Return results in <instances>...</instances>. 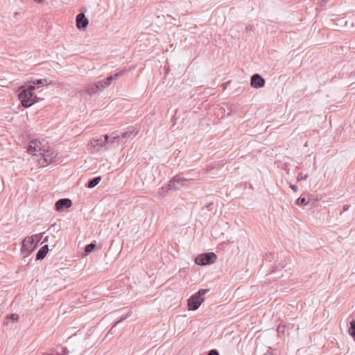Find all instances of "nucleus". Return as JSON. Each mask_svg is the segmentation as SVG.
I'll return each instance as SVG.
<instances>
[{"instance_id":"22","label":"nucleus","mask_w":355,"mask_h":355,"mask_svg":"<svg viewBox=\"0 0 355 355\" xmlns=\"http://www.w3.org/2000/svg\"><path fill=\"white\" fill-rule=\"evenodd\" d=\"M114 80V76H110L106 78L105 80H104L105 85H110L111 84V82Z\"/></svg>"},{"instance_id":"9","label":"nucleus","mask_w":355,"mask_h":355,"mask_svg":"<svg viewBox=\"0 0 355 355\" xmlns=\"http://www.w3.org/2000/svg\"><path fill=\"white\" fill-rule=\"evenodd\" d=\"M55 209L57 211H62L64 209L69 208L72 206V202L69 198H61L55 202Z\"/></svg>"},{"instance_id":"15","label":"nucleus","mask_w":355,"mask_h":355,"mask_svg":"<svg viewBox=\"0 0 355 355\" xmlns=\"http://www.w3.org/2000/svg\"><path fill=\"white\" fill-rule=\"evenodd\" d=\"M98 91V85H96L95 83L94 84H89V85H87L86 87H85V92L89 94V95H92L94 94H96L97 92Z\"/></svg>"},{"instance_id":"28","label":"nucleus","mask_w":355,"mask_h":355,"mask_svg":"<svg viewBox=\"0 0 355 355\" xmlns=\"http://www.w3.org/2000/svg\"><path fill=\"white\" fill-rule=\"evenodd\" d=\"M213 202L212 201H210V202H206L204 205V207L205 208H207L209 207L210 205H213Z\"/></svg>"},{"instance_id":"2","label":"nucleus","mask_w":355,"mask_h":355,"mask_svg":"<svg viewBox=\"0 0 355 355\" xmlns=\"http://www.w3.org/2000/svg\"><path fill=\"white\" fill-rule=\"evenodd\" d=\"M34 89V86L29 85L28 89H23L19 94V99L24 107H28L36 101L37 96L33 94Z\"/></svg>"},{"instance_id":"19","label":"nucleus","mask_w":355,"mask_h":355,"mask_svg":"<svg viewBox=\"0 0 355 355\" xmlns=\"http://www.w3.org/2000/svg\"><path fill=\"white\" fill-rule=\"evenodd\" d=\"M297 205H306L308 203V201L306 200V198L304 197H302L300 196L297 200Z\"/></svg>"},{"instance_id":"33","label":"nucleus","mask_w":355,"mask_h":355,"mask_svg":"<svg viewBox=\"0 0 355 355\" xmlns=\"http://www.w3.org/2000/svg\"><path fill=\"white\" fill-rule=\"evenodd\" d=\"M47 355H53V354H47Z\"/></svg>"},{"instance_id":"27","label":"nucleus","mask_w":355,"mask_h":355,"mask_svg":"<svg viewBox=\"0 0 355 355\" xmlns=\"http://www.w3.org/2000/svg\"><path fill=\"white\" fill-rule=\"evenodd\" d=\"M62 352H63L62 355H67L68 353H69V350L67 349V347H63L62 348Z\"/></svg>"},{"instance_id":"32","label":"nucleus","mask_w":355,"mask_h":355,"mask_svg":"<svg viewBox=\"0 0 355 355\" xmlns=\"http://www.w3.org/2000/svg\"><path fill=\"white\" fill-rule=\"evenodd\" d=\"M34 1L37 3H42V2H43L44 0H34Z\"/></svg>"},{"instance_id":"6","label":"nucleus","mask_w":355,"mask_h":355,"mask_svg":"<svg viewBox=\"0 0 355 355\" xmlns=\"http://www.w3.org/2000/svg\"><path fill=\"white\" fill-rule=\"evenodd\" d=\"M137 135V131L132 126L127 128L125 132L121 134V141L123 144L127 142L128 139H132Z\"/></svg>"},{"instance_id":"13","label":"nucleus","mask_w":355,"mask_h":355,"mask_svg":"<svg viewBox=\"0 0 355 355\" xmlns=\"http://www.w3.org/2000/svg\"><path fill=\"white\" fill-rule=\"evenodd\" d=\"M51 82L49 80V79L44 78V79H34L31 80L29 82L30 85L34 86L35 87V85H37L38 87L40 85H47L50 84Z\"/></svg>"},{"instance_id":"3","label":"nucleus","mask_w":355,"mask_h":355,"mask_svg":"<svg viewBox=\"0 0 355 355\" xmlns=\"http://www.w3.org/2000/svg\"><path fill=\"white\" fill-rule=\"evenodd\" d=\"M209 291V289H200L196 293L193 295L188 300V307L189 310L195 311L198 309L200 304L203 302V295L207 294Z\"/></svg>"},{"instance_id":"14","label":"nucleus","mask_w":355,"mask_h":355,"mask_svg":"<svg viewBox=\"0 0 355 355\" xmlns=\"http://www.w3.org/2000/svg\"><path fill=\"white\" fill-rule=\"evenodd\" d=\"M49 251V245H45L42 247L37 253L36 259L38 260L43 259Z\"/></svg>"},{"instance_id":"11","label":"nucleus","mask_w":355,"mask_h":355,"mask_svg":"<svg viewBox=\"0 0 355 355\" xmlns=\"http://www.w3.org/2000/svg\"><path fill=\"white\" fill-rule=\"evenodd\" d=\"M187 180L184 179L183 178L175 175L173 178L172 180H171L167 185V189H177L178 187H176V184H180L184 185V182H186Z\"/></svg>"},{"instance_id":"25","label":"nucleus","mask_w":355,"mask_h":355,"mask_svg":"<svg viewBox=\"0 0 355 355\" xmlns=\"http://www.w3.org/2000/svg\"><path fill=\"white\" fill-rule=\"evenodd\" d=\"M123 73H124V71H119V72L116 73L112 76H114V78H118L119 76H121L122 75H123Z\"/></svg>"},{"instance_id":"10","label":"nucleus","mask_w":355,"mask_h":355,"mask_svg":"<svg viewBox=\"0 0 355 355\" xmlns=\"http://www.w3.org/2000/svg\"><path fill=\"white\" fill-rule=\"evenodd\" d=\"M120 144H123L121 141V137L117 132H112L110 137H109V143L107 148L115 147Z\"/></svg>"},{"instance_id":"29","label":"nucleus","mask_w":355,"mask_h":355,"mask_svg":"<svg viewBox=\"0 0 355 355\" xmlns=\"http://www.w3.org/2000/svg\"><path fill=\"white\" fill-rule=\"evenodd\" d=\"M290 187L294 191H297V187L295 186V185L291 184Z\"/></svg>"},{"instance_id":"1","label":"nucleus","mask_w":355,"mask_h":355,"mask_svg":"<svg viewBox=\"0 0 355 355\" xmlns=\"http://www.w3.org/2000/svg\"><path fill=\"white\" fill-rule=\"evenodd\" d=\"M28 152L38 159L39 164L45 166L58 161V154L45 139H33L29 143Z\"/></svg>"},{"instance_id":"7","label":"nucleus","mask_w":355,"mask_h":355,"mask_svg":"<svg viewBox=\"0 0 355 355\" xmlns=\"http://www.w3.org/2000/svg\"><path fill=\"white\" fill-rule=\"evenodd\" d=\"M265 80L258 73H255L251 76L250 85L254 88H261L265 85Z\"/></svg>"},{"instance_id":"8","label":"nucleus","mask_w":355,"mask_h":355,"mask_svg":"<svg viewBox=\"0 0 355 355\" xmlns=\"http://www.w3.org/2000/svg\"><path fill=\"white\" fill-rule=\"evenodd\" d=\"M76 27L80 29H85L89 24V21L84 13H79L76 19Z\"/></svg>"},{"instance_id":"18","label":"nucleus","mask_w":355,"mask_h":355,"mask_svg":"<svg viewBox=\"0 0 355 355\" xmlns=\"http://www.w3.org/2000/svg\"><path fill=\"white\" fill-rule=\"evenodd\" d=\"M95 244L94 243H89L85 246V252L87 254L90 253L94 248H95Z\"/></svg>"},{"instance_id":"20","label":"nucleus","mask_w":355,"mask_h":355,"mask_svg":"<svg viewBox=\"0 0 355 355\" xmlns=\"http://www.w3.org/2000/svg\"><path fill=\"white\" fill-rule=\"evenodd\" d=\"M95 84H96V85H98V90L104 89L106 86L104 80H100V81L96 83Z\"/></svg>"},{"instance_id":"12","label":"nucleus","mask_w":355,"mask_h":355,"mask_svg":"<svg viewBox=\"0 0 355 355\" xmlns=\"http://www.w3.org/2000/svg\"><path fill=\"white\" fill-rule=\"evenodd\" d=\"M109 143V136L107 135L104 136V138L93 139L91 144L96 148L105 147Z\"/></svg>"},{"instance_id":"16","label":"nucleus","mask_w":355,"mask_h":355,"mask_svg":"<svg viewBox=\"0 0 355 355\" xmlns=\"http://www.w3.org/2000/svg\"><path fill=\"white\" fill-rule=\"evenodd\" d=\"M101 178L100 176L95 177L90 180L87 183V187L92 189L96 187L101 181Z\"/></svg>"},{"instance_id":"26","label":"nucleus","mask_w":355,"mask_h":355,"mask_svg":"<svg viewBox=\"0 0 355 355\" xmlns=\"http://www.w3.org/2000/svg\"><path fill=\"white\" fill-rule=\"evenodd\" d=\"M129 316V313L125 315V316H123L122 317L120 320H119L115 324L122 322L123 320L126 319Z\"/></svg>"},{"instance_id":"31","label":"nucleus","mask_w":355,"mask_h":355,"mask_svg":"<svg viewBox=\"0 0 355 355\" xmlns=\"http://www.w3.org/2000/svg\"><path fill=\"white\" fill-rule=\"evenodd\" d=\"M343 209H344V211L347 210L348 209V206L345 205L344 207H343Z\"/></svg>"},{"instance_id":"17","label":"nucleus","mask_w":355,"mask_h":355,"mask_svg":"<svg viewBox=\"0 0 355 355\" xmlns=\"http://www.w3.org/2000/svg\"><path fill=\"white\" fill-rule=\"evenodd\" d=\"M349 334L355 339V320L351 321Z\"/></svg>"},{"instance_id":"30","label":"nucleus","mask_w":355,"mask_h":355,"mask_svg":"<svg viewBox=\"0 0 355 355\" xmlns=\"http://www.w3.org/2000/svg\"><path fill=\"white\" fill-rule=\"evenodd\" d=\"M263 355H273V354H272V352L268 351V352L265 353Z\"/></svg>"},{"instance_id":"4","label":"nucleus","mask_w":355,"mask_h":355,"mask_svg":"<svg viewBox=\"0 0 355 355\" xmlns=\"http://www.w3.org/2000/svg\"><path fill=\"white\" fill-rule=\"evenodd\" d=\"M40 235H34L32 236H26L22 241L21 253L24 257L28 256L31 252L36 248V244L34 243L35 239L39 238Z\"/></svg>"},{"instance_id":"21","label":"nucleus","mask_w":355,"mask_h":355,"mask_svg":"<svg viewBox=\"0 0 355 355\" xmlns=\"http://www.w3.org/2000/svg\"><path fill=\"white\" fill-rule=\"evenodd\" d=\"M307 178H308V175H304L302 173H299L297 177V181H301V180H306Z\"/></svg>"},{"instance_id":"23","label":"nucleus","mask_w":355,"mask_h":355,"mask_svg":"<svg viewBox=\"0 0 355 355\" xmlns=\"http://www.w3.org/2000/svg\"><path fill=\"white\" fill-rule=\"evenodd\" d=\"M10 320H12L13 322L15 321H17L18 319H19V316L17 314H12L10 316Z\"/></svg>"},{"instance_id":"5","label":"nucleus","mask_w":355,"mask_h":355,"mask_svg":"<svg viewBox=\"0 0 355 355\" xmlns=\"http://www.w3.org/2000/svg\"><path fill=\"white\" fill-rule=\"evenodd\" d=\"M217 257L214 252H207L198 255L196 258V263L199 266H205L214 263Z\"/></svg>"},{"instance_id":"24","label":"nucleus","mask_w":355,"mask_h":355,"mask_svg":"<svg viewBox=\"0 0 355 355\" xmlns=\"http://www.w3.org/2000/svg\"><path fill=\"white\" fill-rule=\"evenodd\" d=\"M207 355H219V353L216 349L210 350Z\"/></svg>"}]
</instances>
